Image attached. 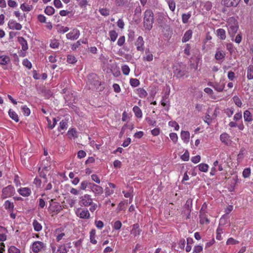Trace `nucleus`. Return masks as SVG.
Masks as SVG:
<instances>
[{
	"label": "nucleus",
	"mask_w": 253,
	"mask_h": 253,
	"mask_svg": "<svg viewBox=\"0 0 253 253\" xmlns=\"http://www.w3.org/2000/svg\"><path fill=\"white\" fill-rule=\"evenodd\" d=\"M226 27L228 34L233 38L239 28L238 21L234 17H229L226 22Z\"/></svg>",
	"instance_id": "f257e3e1"
},
{
	"label": "nucleus",
	"mask_w": 253,
	"mask_h": 253,
	"mask_svg": "<svg viewBox=\"0 0 253 253\" xmlns=\"http://www.w3.org/2000/svg\"><path fill=\"white\" fill-rule=\"evenodd\" d=\"M234 121L230 122L228 125L231 127H237L240 130H244L245 126L242 121V112L236 113L233 117Z\"/></svg>",
	"instance_id": "f03ea898"
},
{
	"label": "nucleus",
	"mask_w": 253,
	"mask_h": 253,
	"mask_svg": "<svg viewBox=\"0 0 253 253\" xmlns=\"http://www.w3.org/2000/svg\"><path fill=\"white\" fill-rule=\"evenodd\" d=\"M153 13L151 10H147L144 13V26L146 29H151L153 23Z\"/></svg>",
	"instance_id": "7ed1b4c3"
},
{
	"label": "nucleus",
	"mask_w": 253,
	"mask_h": 253,
	"mask_svg": "<svg viewBox=\"0 0 253 253\" xmlns=\"http://www.w3.org/2000/svg\"><path fill=\"white\" fill-rule=\"evenodd\" d=\"M1 192V198L5 199L13 196L15 194V189L12 185H9L4 187Z\"/></svg>",
	"instance_id": "20e7f679"
},
{
	"label": "nucleus",
	"mask_w": 253,
	"mask_h": 253,
	"mask_svg": "<svg viewBox=\"0 0 253 253\" xmlns=\"http://www.w3.org/2000/svg\"><path fill=\"white\" fill-rule=\"evenodd\" d=\"M53 235L55 237L56 242L58 243L64 240L67 237L65 233L64 229L62 228L56 229L54 231Z\"/></svg>",
	"instance_id": "39448f33"
},
{
	"label": "nucleus",
	"mask_w": 253,
	"mask_h": 253,
	"mask_svg": "<svg viewBox=\"0 0 253 253\" xmlns=\"http://www.w3.org/2000/svg\"><path fill=\"white\" fill-rule=\"evenodd\" d=\"M76 215L82 219H89L90 218V213L87 209L77 208L75 210Z\"/></svg>",
	"instance_id": "423d86ee"
},
{
	"label": "nucleus",
	"mask_w": 253,
	"mask_h": 253,
	"mask_svg": "<svg viewBox=\"0 0 253 253\" xmlns=\"http://www.w3.org/2000/svg\"><path fill=\"white\" fill-rule=\"evenodd\" d=\"M185 67L183 65H176L173 67V73L177 78H181L185 75Z\"/></svg>",
	"instance_id": "0eeeda50"
},
{
	"label": "nucleus",
	"mask_w": 253,
	"mask_h": 253,
	"mask_svg": "<svg viewBox=\"0 0 253 253\" xmlns=\"http://www.w3.org/2000/svg\"><path fill=\"white\" fill-rule=\"evenodd\" d=\"M93 199L91 195L85 194L80 197V204L84 207H88L91 204Z\"/></svg>",
	"instance_id": "6e6552de"
},
{
	"label": "nucleus",
	"mask_w": 253,
	"mask_h": 253,
	"mask_svg": "<svg viewBox=\"0 0 253 253\" xmlns=\"http://www.w3.org/2000/svg\"><path fill=\"white\" fill-rule=\"evenodd\" d=\"M45 247V244L43 242L38 241L33 242L30 249L34 253H38L41 252Z\"/></svg>",
	"instance_id": "1a4fd4ad"
},
{
	"label": "nucleus",
	"mask_w": 253,
	"mask_h": 253,
	"mask_svg": "<svg viewBox=\"0 0 253 253\" xmlns=\"http://www.w3.org/2000/svg\"><path fill=\"white\" fill-rule=\"evenodd\" d=\"M91 185V186L90 189L91 191L94 194L95 197L100 196L103 194V189L101 186L95 184L93 183H92Z\"/></svg>",
	"instance_id": "9d476101"
},
{
	"label": "nucleus",
	"mask_w": 253,
	"mask_h": 253,
	"mask_svg": "<svg viewBox=\"0 0 253 253\" xmlns=\"http://www.w3.org/2000/svg\"><path fill=\"white\" fill-rule=\"evenodd\" d=\"M80 36V31L77 29H74L70 32L66 34V38L68 40H77Z\"/></svg>",
	"instance_id": "9b49d317"
},
{
	"label": "nucleus",
	"mask_w": 253,
	"mask_h": 253,
	"mask_svg": "<svg viewBox=\"0 0 253 253\" xmlns=\"http://www.w3.org/2000/svg\"><path fill=\"white\" fill-rule=\"evenodd\" d=\"M135 45L136 46L137 51L143 52L144 50V41L143 38L141 36L138 37L135 42Z\"/></svg>",
	"instance_id": "f8f14e48"
},
{
	"label": "nucleus",
	"mask_w": 253,
	"mask_h": 253,
	"mask_svg": "<svg viewBox=\"0 0 253 253\" xmlns=\"http://www.w3.org/2000/svg\"><path fill=\"white\" fill-rule=\"evenodd\" d=\"M241 0H222L223 4L227 7H236Z\"/></svg>",
	"instance_id": "ddd939ff"
},
{
	"label": "nucleus",
	"mask_w": 253,
	"mask_h": 253,
	"mask_svg": "<svg viewBox=\"0 0 253 253\" xmlns=\"http://www.w3.org/2000/svg\"><path fill=\"white\" fill-rule=\"evenodd\" d=\"M8 27L10 29L13 30H20L22 28V25L20 23L13 19H11L9 21L8 23Z\"/></svg>",
	"instance_id": "4468645a"
},
{
	"label": "nucleus",
	"mask_w": 253,
	"mask_h": 253,
	"mask_svg": "<svg viewBox=\"0 0 253 253\" xmlns=\"http://www.w3.org/2000/svg\"><path fill=\"white\" fill-rule=\"evenodd\" d=\"M18 193L23 197H29L32 193L31 190L29 187H21L17 189Z\"/></svg>",
	"instance_id": "2eb2a0df"
},
{
	"label": "nucleus",
	"mask_w": 253,
	"mask_h": 253,
	"mask_svg": "<svg viewBox=\"0 0 253 253\" xmlns=\"http://www.w3.org/2000/svg\"><path fill=\"white\" fill-rule=\"evenodd\" d=\"M230 138V135L226 132L223 133L220 135V141L226 145H230L231 144L232 141Z\"/></svg>",
	"instance_id": "dca6fc26"
},
{
	"label": "nucleus",
	"mask_w": 253,
	"mask_h": 253,
	"mask_svg": "<svg viewBox=\"0 0 253 253\" xmlns=\"http://www.w3.org/2000/svg\"><path fill=\"white\" fill-rule=\"evenodd\" d=\"M200 222L202 224H209L210 223V220L208 219L207 215L206 212L201 209L200 211Z\"/></svg>",
	"instance_id": "f3484780"
},
{
	"label": "nucleus",
	"mask_w": 253,
	"mask_h": 253,
	"mask_svg": "<svg viewBox=\"0 0 253 253\" xmlns=\"http://www.w3.org/2000/svg\"><path fill=\"white\" fill-rule=\"evenodd\" d=\"M153 54L149 48L145 50L144 55L143 56L144 61L151 62L153 60Z\"/></svg>",
	"instance_id": "a211bd4d"
},
{
	"label": "nucleus",
	"mask_w": 253,
	"mask_h": 253,
	"mask_svg": "<svg viewBox=\"0 0 253 253\" xmlns=\"http://www.w3.org/2000/svg\"><path fill=\"white\" fill-rule=\"evenodd\" d=\"M141 230L139 227L138 223L134 224L132 225V229L130 231V234L134 237L139 236L141 233Z\"/></svg>",
	"instance_id": "6ab92c4d"
},
{
	"label": "nucleus",
	"mask_w": 253,
	"mask_h": 253,
	"mask_svg": "<svg viewBox=\"0 0 253 253\" xmlns=\"http://www.w3.org/2000/svg\"><path fill=\"white\" fill-rule=\"evenodd\" d=\"M226 55L225 51L223 50L217 48L215 54V58L217 60H223Z\"/></svg>",
	"instance_id": "aec40b11"
},
{
	"label": "nucleus",
	"mask_w": 253,
	"mask_h": 253,
	"mask_svg": "<svg viewBox=\"0 0 253 253\" xmlns=\"http://www.w3.org/2000/svg\"><path fill=\"white\" fill-rule=\"evenodd\" d=\"M218 92H221L224 88L225 84L223 83H215L209 84Z\"/></svg>",
	"instance_id": "412c9836"
},
{
	"label": "nucleus",
	"mask_w": 253,
	"mask_h": 253,
	"mask_svg": "<svg viewBox=\"0 0 253 253\" xmlns=\"http://www.w3.org/2000/svg\"><path fill=\"white\" fill-rule=\"evenodd\" d=\"M52 250L54 253H67L68 252L67 247L65 245L59 246L57 250L55 247H52Z\"/></svg>",
	"instance_id": "4be33fe9"
},
{
	"label": "nucleus",
	"mask_w": 253,
	"mask_h": 253,
	"mask_svg": "<svg viewBox=\"0 0 253 253\" xmlns=\"http://www.w3.org/2000/svg\"><path fill=\"white\" fill-rule=\"evenodd\" d=\"M50 166V161L49 159L46 157V158L42 161L41 164V167L39 169H42L44 170H48Z\"/></svg>",
	"instance_id": "5701e85b"
},
{
	"label": "nucleus",
	"mask_w": 253,
	"mask_h": 253,
	"mask_svg": "<svg viewBox=\"0 0 253 253\" xmlns=\"http://www.w3.org/2000/svg\"><path fill=\"white\" fill-rule=\"evenodd\" d=\"M4 208L10 212H13L14 208V205L12 202L9 200L5 201L3 204Z\"/></svg>",
	"instance_id": "b1692460"
},
{
	"label": "nucleus",
	"mask_w": 253,
	"mask_h": 253,
	"mask_svg": "<svg viewBox=\"0 0 253 253\" xmlns=\"http://www.w3.org/2000/svg\"><path fill=\"white\" fill-rule=\"evenodd\" d=\"M180 137L184 143H188L190 139V133L188 131L182 130L180 133Z\"/></svg>",
	"instance_id": "393cba45"
},
{
	"label": "nucleus",
	"mask_w": 253,
	"mask_h": 253,
	"mask_svg": "<svg viewBox=\"0 0 253 253\" xmlns=\"http://www.w3.org/2000/svg\"><path fill=\"white\" fill-rule=\"evenodd\" d=\"M18 41L21 45L22 50L26 51L28 49L27 42L23 37H18Z\"/></svg>",
	"instance_id": "a878e982"
},
{
	"label": "nucleus",
	"mask_w": 253,
	"mask_h": 253,
	"mask_svg": "<svg viewBox=\"0 0 253 253\" xmlns=\"http://www.w3.org/2000/svg\"><path fill=\"white\" fill-rule=\"evenodd\" d=\"M243 116L245 122L250 123L253 121V115L248 110L244 111Z\"/></svg>",
	"instance_id": "bb28decb"
},
{
	"label": "nucleus",
	"mask_w": 253,
	"mask_h": 253,
	"mask_svg": "<svg viewBox=\"0 0 253 253\" xmlns=\"http://www.w3.org/2000/svg\"><path fill=\"white\" fill-rule=\"evenodd\" d=\"M193 32L191 30H188L184 33L183 37L182 39V42H188L192 36Z\"/></svg>",
	"instance_id": "cd10ccee"
},
{
	"label": "nucleus",
	"mask_w": 253,
	"mask_h": 253,
	"mask_svg": "<svg viewBox=\"0 0 253 253\" xmlns=\"http://www.w3.org/2000/svg\"><path fill=\"white\" fill-rule=\"evenodd\" d=\"M136 93L140 98H145L148 93L147 91L143 88H138L136 89Z\"/></svg>",
	"instance_id": "c85d7f7f"
},
{
	"label": "nucleus",
	"mask_w": 253,
	"mask_h": 253,
	"mask_svg": "<svg viewBox=\"0 0 253 253\" xmlns=\"http://www.w3.org/2000/svg\"><path fill=\"white\" fill-rule=\"evenodd\" d=\"M216 34L218 37L222 40H224L226 38V32L224 29L220 28L216 30Z\"/></svg>",
	"instance_id": "c756f323"
},
{
	"label": "nucleus",
	"mask_w": 253,
	"mask_h": 253,
	"mask_svg": "<svg viewBox=\"0 0 253 253\" xmlns=\"http://www.w3.org/2000/svg\"><path fill=\"white\" fill-rule=\"evenodd\" d=\"M92 183L88 182L86 180H84L81 182L80 185V189L82 190H85L86 188L88 187L90 189V187L91 186V184H92Z\"/></svg>",
	"instance_id": "7c9ffc66"
},
{
	"label": "nucleus",
	"mask_w": 253,
	"mask_h": 253,
	"mask_svg": "<svg viewBox=\"0 0 253 253\" xmlns=\"http://www.w3.org/2000/svg\"><path fill=\"white\" fill-rule=\"evenodd\" d=\"M96 230L95 229H91L89 232L90 242L93 244H96L97 242L95 239Z\"/></svg>",
	"instance_id": "2f4dec72"
},
{
	"label": "nucleus",
	"mask_w": 253,
	"mask_h": 253,
	"mask_svg": "<svg viewBox=\"0 0 253 253\" xmlns=\"http://www.w3.org/2000/svg\"><path fill=\"white\" fill-rule=\"evenodd\" d=\"M132 110L135 114V116L137 118H141L142 117V112L140 108L137 106H134L133 107Z\"/></svg>",
	"instance_id": "473e14b6"
},
{
	"label": "nucleus",
	"mask_w": 253,
	"mask_h": 253,
	"mask_svg": "<svg viewBox=\"0 0 253 253\" xmlns=\"http://www.w3.org/2000/svg\"><path fill=\"white\" fill-rule=\"evenodd\" d=\"M8 115L11 119L15 121L16 122H19V117L17 113L12 110V109H9L8 111Z\"/></svg>",
	"instance_id": "72a5a7b5"
},
{
	"label": "nucleus",
	"mask_w": 253,
	"mask_h": 253,
	"mask_svg": "<svg viewBox=\"0 0 253 253\" xmlns=\"http://www.w3.org/2000/svg\"><path fill=\"white\" fill-rule=\"evenodd\" d=\"M10 61V58L8 56L2 55L0 56V65H6Z\"/></svg>",
	"instance_id": "f704fd0d"
},
{
	"label": "nucleus",
	"mask_w": 253,
	"mask_h": 253,
	"mask_svg": "<svg viewBox=\"0 0 253 253\" xmlns=\"http://www.w3.org/2000/svg\"><path fill=\"white\" fill-rule=\"evenodd\" d=\"M68 127V120H62L59 123L58 130L66 129Z\"/></svg>",
	"instance_id": "c9c22d12"
},
{
	"label": "nucleus",
	"mask_w": 253,
	"mask_h": 253,
	"mask_svg": "<svg viewBox=\"0 0 253 253\" xmlns=\"http://www.w3.org/2000/svg\"><path fill=\"white\" fill-rule=\"evenodd\" d=\"M34 229L36 232H40L42 230V227L37 220H34L33 222Z\"/></svg>",
	"instance_id": "e433bc0d"
},
{
	"label": "nucleus",
	"mask_w": 253,
	"mask_h": 253,
	"mask_svg": "<svg viewBox=\"0 0 253 253\" xmlns=\"http://www.w3.org/2000/svg\"><path fill=\"white\" fill-rule=\"evenodd\" d=\"M131 0H115V3L118 6H123L130 3Z\"/></svg>",
	"instance_id": "4c0bfd02"
},
{
	"label": "nucleus",
	"mask_w": 253,
	"mask_h": 253,
	"mask_svg": "<svg viewBox=\"0 0 253 253\" xmlns=\"http://www.w3.org/2000/svg\"><path fill=\"white\" fill-rule=\"evenodd\" d=\"M247 78L249 80L253 79V66L250 65L248 67Z\"/></svg>",
	"instance_id": "58836bf2"
},
{
	"label": "nucleus",
	"mask_w": 253,
	"mask_h": 253,
	"mask_svg": "<svg viewBox=\"0 0 253 253\" xmlns=\"http://www.w3.org/2000/svg\"><path fill=\"white\" fill-rule=\"evenodd\" d=\"M198 167L201 171L206 172L208 170L209 166L207 164L202 163L198 165Z\"/></svg>",
	"instance_id": "ea45409f"
},
{
	"label": "nucleus",
	"mask_w": 253,
	"mask_h": 253,
	"mask_svg": "<svg viewBox=\"0 0 253 253\" xmlns=\"http://www.w3.org/2000/svg\"><path fill=\"white\" fill-rule=\"evenodd\" d=\"M168 3L169 9L173 12L175 9V2L173 0H165Z\"/></svg>",
	"instance_id": "a19ab883"
},
{
	"label": "nucleus",
	"mask_w": 253,
	"mask_h": 253,
	"mask_svg": "<svg viewBox=\"0 0 253 253\" xmlns=\"http://www.w3.org/2000/svg\"><path fill=\"white\" fill-rule=\"evenodd\" d=\"M191 16V14L190 12H188L187 13H184L182 15V21L184 24H186L188 23L189 19L190 18Z\"/></svg>",
	"instance_id": "79ce46f5"
},
{
	"label": "nucleus",
	"mask_w": 253,
	"mask_h": 253,
	"mask_svg": "<svg viewBox=\"0 0 253 253\" xmlns=\"http://www.w3.org/2000/svg\"><path fill=\"white\" fill-rule=\"evenodd\" d=\"M109 35L110 40L113 42H115L118 37V34L115 30H111L109 31Z\"/></svg>",
	"instance_id": "37998d69"
},
{
	"label": "nucleus",
	"mask_w": 253,
	"mask_h": 253,
	"mask_svg": "<svg viewBox=\"0 0 253 253\" xmlns=\"http://www.w3.org/2000/svg\"><path fill=\"white\" fill-rule=\"evenodd\" d=\"M129 83L130 85L133 87H137L140 84V82L139 80L136 78L130 79Z\"/></svg>",
	"instance_id": "c03bdc74"
},
{
	"label": "nucleus",
	"mask_w": 253,
	"mask_h": 253,
	"mask_svg": "<svg viewBox=\"0 0 253 253\" xmlns=\"http://www.w3.org/2000/svg\"><path fill=\"white\" fill-rule=\"evenodd\" d=\"M55 10L54 8L50 6H47L44 9V12L48 15H52L54 13Z\"/></svg>",
	"instance_id": "a18cd8bd"
},
{
	"label": "nucleus",
	"mask_w": 253,
	"mask_h": 253,
	"mask_svg": "<svg viewBox=\"0 0 253 253\" xmlns=\"http://www.w3.org/2000/svg\"><path fill=\"white\" fill-rule=\"evenodd\" d=\"M191 206H192V202L190 201H189V200L187 201L186 202V204L185 205V208L186 209H187V214H188L187 218H189L190 211H191Z\"/></svg>",
	"instance_id": "49530a36"
},
{
	"label": "nucleus",
	"mask_w": 253,
	"mask_h": 253,
	"mask_svg": "<svg viewBox=\"0 0 253 253\" xmlns=\"http://www.w3.org/2000/svg\"><path fill=\"white\" fill-rule=\"evenodd\" d=\"M20 8L23 11L29 12L32 10V6L28 4H26L25 3H23L21 4Z\"/></svg>",
	"instance_id": "de8ad7c7"
},
{
	"label": "nucleus",
	"mask_w": 253,
	"mask_h": 253,
	"mask_svg": "<svg viewBox=\"0 0 253 253\" xmlns=\"http://www.w3.org/2000/svg\"><path fill=\"white\" fill-rule=\"evenodd\" d=\"M21 110H22L23 113L25 116H28L30 115L31 111L26 105H23L21 106Z\"/></svg>",
	"instance_id": "09e8293b"
},
{
	"label": "nucleus",
	"mask_w": 253,
	"mask_h": 253,
	"mask_svg": "<svg viewBox=\"0 0 253 253\" xmlns=\"http://www.w3.org/2000/svg\"><path fill=\"white\" fill-rule=\"evenodd\" d=\"M59 45V42L56 39L51 40L49 44L50 47L54 49L58 48Z\"/></svg>",
	"instance_id": "8fccbe9b"
},
{
	"label": "nucleus",
	"mask_w": 253,
	"mask_h": 253,
	"mask_svg": "<svg viewBox=\"0 0 253 253\" xmlns=\"http://www.w3.org/2000/svg\"><path fill=\"white\" fill-rule=\"evenodd\" d=\"M233 100L235 104L239 107H241L242 105V102L239 97L234 96L233 97Z\"/></svg>",
	"instance_id": "3c124183"
},
{
	"label": "nucleus",
	"mask_w": 253,
	"mask_h": 253,
	"mask_svg": "<svg viewBox=\"0 0 253 253\" xmlns=\"http://www.w3.org/2000/svg\"><path fill=\"white\" fill-rule=\"evenodd\" d=\"M169 137L173 143L176 144L178 141V136L176 133L172 132L169 133Z\"/></svg>",
	"instance_id": "603ef678"
},
{
	"label": "nucleus",
	"mask_w": 253,
	"mask_h": 253,
	"mask_svg": "<svg viewBox=\"0 0 253 253\" xmlns=\"http://www.w3.org/2000/svg\"><path fill=\"white\" fill-rule=\"evenodd\" d=\"M9 253H20V250L15 246H11L8 249Z\"/></svg>",
	"instance_id": "864d4df0"
},
{
	"label": "nucleus",
	"mask_w": 253,
	"mask_h": 253,
	"mask_svg": "<svg viewBox=\"0 0 253 253\" xmlns=\"http://www.w3.org/2000/svg\"><path fill=\"white\" fill-rule=\"evenodd\" d=\"M251 169L250 168H246L243 171V176L244 178H248L251 175Z\"/></svg>",
	"instance_id": "5fc2aeb1"
},
{
	"label": "nucleus",
	"mask_w": 253,
	"mask_h": 253,
	"mask_svg": "<svg viewBox=\"0 0 253 253\" xmlns=\"http://www.w3.org/2000/svg\"><path fill=\"white\" fill-rule=\"evenodd\" d=\"M234 112L233 108H227L224 110V113L228 117H231Z\"/></svg>",
	"instance_id": "6e6d98bb"
},
{
	"label": "nucleus",
	"mask_w": 253,
	"mask_h": 253,
	"mask_svg": "<svg viewBox=\"0 0 253 253\" xmlns=\"http://www.w3.org/2000/svg\"><path fill=\"white\" fill-rule=\"evenodd\" d=\"M122 70L123 73L125 75H128L130 72V69L129 67L126 65H124L122 66Z\"/></svg>",
	"instance_id": "4d7b16f0"
},
{
	"label": "nucleus",
	"mask_w": 253,
	"mask_h": 253,
	"mask_svg": "<svg viewBox=\"0 0 253 253\" xmlns=\"http://www.w3.org/2000/svg\"><path fill=\"white\" fill-rule=\"evenodd\" d=\"M77 133V131L75 128L70 129L68 131V135L70 138L75 137Z\"/></svg>",
	"instance_id": "13d9d810"
},
{
	"label": "nucleus",
	"mask_w": 253,
	"mask_h": 253,
	"mask_svg": "<svg viewBox=\"0 0 253 253\" xmlns=\"http://www.w3.org/2000/svg\"><path fill=\"white\" fill-rule=\"evenodd\" d=\"M23 65L27 67L28 69H30L32 68L31 62L27 59H24L22 62Z\"/></svg>",
	"instance_id": "bf43d9fd"
},
{
	"label": "nucleus",
	"mask_w": 253,
	"mask_h": 253,
	"mask_svg": "<svg viewBox=\"0 0 253 253\" xmlns=\"http://www.w3.org/2000/svg\"><path fill=\"white\" fill-rule=\"evenodd\" d=\"M67 62L70 64H74L77 62V60L74 56L69 55L67 56Z\"/></svg>",
	"instance_id": "052dcab7"
},
{
	"label": "nucleus",
	"mask_w": 253,
	"mask_h": 253,
	"mask_svg": "<svg viewBox=\"0 0 253 253\" xmlns=\"http://www.w3.org/2000/svg\"><path fill=\"white\" fill-rule=\"evenodd\" d=\"M212 4L211 1H207L204 3V7L207 11L211 10L212 8Z\"/></svg>",
	"instance_id": "680f3d73"
},
{
	"label": "nucleus",
	"mask_w": 253,
	"mask_h": 253,
	"mask_svg": "<svg viewBox=\"0 0 253 253\" xmlns=\"http://www.w3.org/2000/svg\"><path fill=\"white\" fill-rule=\"evenodd\" d=\"M122 226V224L121 222L119 220H117L115 221L113 225V228L115 230H118L121 228Z\"/></svg>",
	"instance_id": "e2e57ef3"
},
{
	"label": "nucleus",
	"mask_w": 253,
	"mask_h": 253,
	"mask_svg": "<svg viewBox=\"0 0 253 253\" xmlns=\"http://www.w3.org/2000/svg\"><path fill=\"white\" fill-rule=\"evenodd\" d=\"M94 224L99 229H101L104 226V223L101 220H95Z\"/></svg>",
	"instance_id": "0e129e2a"
},
{
	"label": "nucleus",
	"mask_w": 253,
	"mask_h": 253,
	"mask_svg": "<svg viewBox=\"0 0 253 253\" xmlns=\"http://www.w3.org/2000/svg\"><path fill=\"white\" fill-rule=\"evenodd\" d=\"M222 233V230L219 227L216 229V238L218 240H221L222 239L221 234Z\"/></svg>",
	"instance_id": "69168bd1"
},
{
	"label": "nucleus",
	"mask_w": 253,
	"mask_h": 253,
	"mask_svg": "<svg viewBox=\"0 0 253 253\" xmlns=\"http://www.w3.org/2000/svg\"><path fill=\"white\" fill-rule=\"evenodd\" d=\"M99 12L103 16H108L109 15V11L106 8H100L99 9Z\"/></svg>",
	"instance_id": "338daca9"
},
{
	"label": "nucleus",
	"mask_w": 253,
	"mask_h": 253,
	"mask_svg": "<svg viewBox=\"0 0 253 253\" xmlns=\"http://www.w3.org/2000/svg\"><path fill=\"white\" fill-rule=\"evenodd\" d=\"M91 179L97 184H99L100 183V179L97 175L93 174L91 175Z\"/></svg>",
	"instance_id": "774afa93"
}]
</instances>
